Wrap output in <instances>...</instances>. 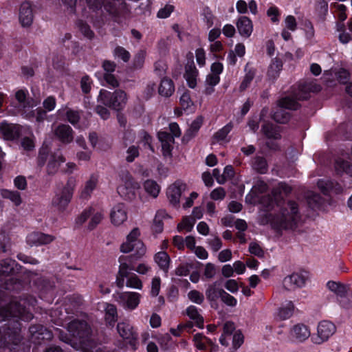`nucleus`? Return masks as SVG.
Listing matches in <instances>:
<instances>
[{"instance_id": "nucleus-13", "label": "nucleus", "mask_w": 352, "mask_h": 352, "mask_svg": "<svg viewBox=\"0 0 352 352\" xmlns=\"http://www.w3.org/2000/svg\"><path fill=\"white\" fill-rule=\"evenodd\" d=\"M109 219L111 223L115 227H120L128 219V209L123 203L114 205L110 210Z\"/></svg>"}, {"instance_id": "nucleus-27", "label": "nucleus", "mask_w": 352, "mask_h": 352, "mask_svg": "<svg viewBox=\"0 0 352 352\" xmlns=\"http://www.w3.org/2000/svg\"><path fill=\"white\" fill-rule=\"evenodd\" d=\"M199 72L193 63L186 66L184 78L189 87L193 89L197 86Z\"/></svg>"}, {"instance_id": "nucleus-28", "label": "nucleus", "mask_w": 352, "mask_h": 352, "mask_svg": "<svg viewBox=\"0 0 352 352\" xmlns=\"http://www.w3.org/2000/svg\"><path fill=\"white\" fill-rule=\"evenodd\" d=\"M65 162V157L59 153L50 155L47 164L48 174H54L61 164Z\"/></svg>"}, {"instance_id": "nucleus-51", "label": "nucleus", "mask_w": 352, "mask_h": 352, "mask_svg": "<svg viewBox=\"0 0 352 352\" xmlns=\"http://www.w3.org/2000/svg\"><path fill=\"white\" fill-rule=\"evenodd\" d=\"M253 168L260 173H265L267 170V165L265 160L261 157H257L254 159Z\"/></svg>"}, {"instance_id": "nucleus-34", "label": "nucleus", "mask_w": 352, "mask_h": 352, "mask_svg": "<svg viewBox=\"0 0 352 352\" xmlns=\"http://www.w3.org/2000/svg\"><path fill=\"white\" fill-rule=\"evenodd\" d=\"M175 91V86L172 80L164 78L161 80L159 86V94L164 97L170 96Z\"/></svg>"}, {"instance_id": "nucleus-59", "label": "nucleus", "mask_w": 352, "mask_h": 352, "mask_svg": "<svg viewBox=\"0 0 352 352\" xmlns=\"http://www.w3.org/2000/svg\"><path fill=\"white\" fill-rule=\"evenodd\" d=\"M29 111H32V114L34 115V116L31 118H27L28 119L32 120L35 119L37 122H42L45 120L46 117V111L43 110L40 108H38L35 110L33 109V108L29 109Z\"/></svg>"}, {"instance_id": "nucleus-11", "label": "nucleus", "mask_w": 352, "mask_h": 352, "mask_svg": "<svg viewBox=\"0 0 352 352\" xmlns=\"http://www.w3.org/2000/svg\"><path fill=\"white\" fill-rule=\"evenodd\" d=\"M28 94L27 90L19 89L15 94V98L19 103L17 111L25 118H31L34 115L32 114V111H29V109L37 106L40 102V99L34 95L35 98L30 100L27 98Z\"/></svg>"}, {"instance_id": "nucleus-35", "label": "nucleus", "mask_w": 352, "mask_h": 352, "mask_svg": "<svg viewBox=\"0 0 352 352\" xmlns=\"http://www.w3.org/2000/svg\"><path fill=\"white\" fill-rule=\"evenodd\" d=\"M97 183L98 177L94 175H91L85 182V186L80 192V197L85 199L89 198L93 190L95 189Z\"/></svg>"}, {"instance_id": "nucleus-50", "label": "nucleus", "mask_w": 352, "mask_h": 352, "mask_svg": "<svg viewBox=\"0 0 352 352\" xmlns=\"http://www.w3.org/2000/svg\"><path fill=\"white\" fill-rule=\"evenodd\" d=\"M14 265L15 261L12 259L3 260L0 263V276L7 275L9 274L10 273H12L14 270Z\"/></svg>"}, {"instance_id": "nucleus-57", "label": "nucleus", "mask_w": 352, "mask_h": 352, "mask_svg": "<svg viewBox=\"0 0 352 352\" xmlns=\"http://www.w3.org/2000/svg\"><path fill=\"white\" fill-rule=\"evenodd\" d=\"M91 210L89 208L85 209L75 219V225L81 226L90 217Z\"/></svg>"}, {"instance_id": "nucleus-44", "label": "nucleus", "mask_w": 352, "mask_h": 352, "mask_svg": "<svg viewBox=\"0 0 352 352\" xmlns=\"http://www.w3.org/2000/svg\"><path fill=\"white\" fill-rule=\"evenodd\" d=\"M29 131V136L24 137L21 140V146L23 149L25 151H30L34 148V136L32 131H29V129H27Z\"/></svg>"}, {"instance_id": "nucleus-53", "label": "nucleus", "mask_w": 352, "mask_h": 352, "mask_svg": "<svg viewBox=\"0 0 352 352\" xmlns=\"http://www.w3.org/2000/svg\"><path fill=\"white\" fill-rule=\"evenodd\" d=\"M113 56L116 59H121L124 62L129 61L130 58L129 52L122 47H116L113 50Z\"/></svg>"}, {"instance_id": "nucleus-20", "label": "nucleus", "mask_w": 352, "mask_h": 352, "mask_svg": "<svg viewBox=\"0 0 352 352\" xmlns=\"http://www.w3.org/2000/svg\"><path fill=\"white\" fill-rule=\"evenodd\" d=\"M311 336L309 328L301 323L294 325L289 331V336L291 338L297 342H304Z\"/></svg>"}, {"instance_id": "nucleus-26", "label": "nucleus", "mask_w": 352, "mask_h": 352, "mask_svg": "<svg viewBox=\"0 0 352 352\" xmlns=\"http://www.w3.org/2000/svg\"><path fill=\"white\" fill-rule=\"evenodd\" d=\"M285 28L281 32L283 38L287 41L292 38L291 33L289 31L294 32L297 29V22L294 16L288 15L284 20Z\"/></svg>"}, {"instance_id": "nucleus-62", "label": "nucleus", "mask_w": 352, "mask_h": 352, "mask_svg": "<svg viewBox=\"0 0 352 352\" xmlns=\"http://www.w3.org/2000/svg\"><path fill=\"white\" fill-rule=\"evenodd\" d=\"M333 184L329 180L320 179L318 182V186L324 194H327L333 188Z\"/></svg>"}, {"instance_id": "nucleus-17", "label": "nucleus", "mask_w": 352, "mask_h": 352, "mask_svg": "<svg viewBox=\"0 0 352 352\" xmlns=\"http://www.w3.org/2000/svg\"><path fill=\"white\" fill-rule=\"evenodd\" d=\"M186 190V184L181 181H177L169 186L166 194L170 203L174 206H178L181 195Z\"/></svg>"}, {"instance_id": "nucleus-41", "label": "nucleus", "mask_w": 352, "mask_h": 352, "mask_svg": "<svg viewBox=\"0 0 352 352\" xmlns=\"http://www.w3.org/2000/svg\"><path fill=\"white\" fill-rule=\"evenodd\" d=\"M232 126L231 124H226L221 129L218 131L214 135V142L223 144L228 142L227 136L231 131Z\"/></svg>"}, {"instance_id": "nucleus-55", "label": "nucleus", "mask_w": 352, "mask_h": 352, "mask_svg": "<svg viewBox=\"0 0 352 352\" xmlns=\"http://www.w3.org/2000/svg\"><path fill=\"white\" fill-rule=\"evenodd\" d=\"M161 288V280L159 277H154L151 281L150 295L152 297L158 296Z\"/></svg>"}, {"instance_id": "nucleus-42", "label": "nucleus", "mask_w": 352, "mask_h": 352, "mask_svg": "<svg viewBox=\"0 0 352 352\" xmlns=\"http://www.w3.org/2000/svg\"><path fill=\"white\" fill-rule=\"evenodd\" d=\"M193 342L195 346L199 350H205L207 344H212V340L201 333L195 334L193 338Z\"/></svg>"}, {"instance_id": "nucleus-30", "label": "nucleus", "mask_w": 352, "mask_h": 352, "mask_svg": "<svg viewBox=\"0 0 352 352\" xmlns=\"http://www.w3.org/2000/svg\"><path fill=\"white\" fill-rule=\"evenodd\" d=\"M89 210H91L90 214V221L87 225V229L89 230H94L103 219L104 212L100 210L93 207H89Z\"/></svg>"}, {"instance_id": "nucleus-9", "label": "nucleus", "mask_w": 352, "mask_h": 352, "mask_svg": "<svg viewBox=\"0 0 352 352\" xmlns=\"http://www.w3.org/2000/svg\"><path fill=\"white\" fill-rule=\"evenodd\" d=\"M9 317H16L23 320H29L32 318V314L22 307L21 303L12 301L6 308L0 309V321L6 320Z\"/></svg>"}, {"instance_id": "nucleus-7", "label": "nucleus", "mask_w": 352, "mask_h": 352, "mask_svg": "<svg viewBox=\"0 0 352 352\" xmlns=\"http://www.w3.org/2000/svg\"><path fill=\"white\" fill-rule=\"evenodd\" d=\"M169 129L172 135L165 131L158 133V139L162 144V153L165 157L170 156L174 144V138H177L181 135L179 126L176 122L170 123Z\"/></svg>"}, {"instance_id": "nucleus-58", "label": "nucleus", "mask_w": 352, "mask_h": 352, "mask_svg": "<svg viewBox=\"0 0 352 352\" xmlns=\"http://www.w3.org/2000/svg\"><path fill=\"white\" fill-rule=\"evenodd\" d=\"M267 15L272 23H277L280 21V12L278 8L275 6H272L267 10Z\"/></svg>"}, {"instance_id": "nucleus-39", "label": "nucleus", "mask_w": 352, "mask_h": 352, "mask_svg": "<svg viewBox=\"0 0 352 352\" xmlns=\"http://www.w3.org/2000/svg\"><path fill=\"white\" fill-rule=\"evenodd\" d=\"M105 320L109 325H113L117 320V309L115 305L105 304Z\"/></svg>"}, {"instance_id": "nucleus-46", "label": "nucleus", "mask_w": 352, "mask_h": 352, "mask_svg": "<svg viewBox=\"0 0 352 352\" xmlns=\"http://www.w3.org/2000/svg\"><path fill=\"white\" fill-rule=\"evenodd\" d=\"M335 168L338 173H346L352 178V166L348 162L338 160L336 162Z\"/></svg>"}, {"instance_id": "nucleus-10", "label": "nucleus", "mask_w": 352, "mask_h": 352, "mask_svg": "<svg viewBox=\"0 0 352 352\" xmlns=\"http://www.w3.org/2000/svg\"><path fill=\"white\" fill-rule=\"evenodd\" d=\"M75 186V179L70 178L66 186L56 193L52 199V204L58 207L60 210L65 209L72 199Z\"/></svg>"}, {"instance_id": "nucleus-6", "label": "nucleus", "mask_w": 352, "mask_h": 352, "mask_svg": "<svg viewBox=\"0 0 352 352\" xmlns=\"http://www.w3.org/2000/svg\"><path fill=\"white\" fill-rule=\"evenodd\" d=\"M140 185L129 173L124 174L118 186V194L124 199L132 201L136 197V192Z\"/></svg>"}, {"instance_id": "nucleus-5", "label": "nucleus", "mask_w": 352, "mask_h": 352, "mask_svg": "<svg viewBox=\"0 0 352 352\" xmlns=\"http://www.w3.org/2000/svg\"><path fill=\"white\" fill-rule=\"evenodd\" d=\"M69 332L74 338H79L80 342V348L84 352H94L89 351L87 348L88 343L89 342V336L90 334V328L87 323L85 321L74 320L71 322L67 327ZM96 352H98L96 351Z\"/></svg>"}, {"instance_id": "nucleus-48", "label": "nucleus", "mask_w": 352, "mask_h": 352, "mask_svg": "<svg viewBox=\"0 0 352 352\" xmlns=\"http://www.w3.org/2000/svg\"><path fill=\"white\" fill-rule=\"evenodd\" d=\"M263 131L268 138L278 139L280 138L279 130L271 124L263 126Z\"/></svg>"}, {"instance_id": "nucleus-12", "label": "nucleus", "mask_w": 352, "mask_h": 352, "mask_svg": "<svg viewBox=\"0 0 352 352\" xmlns=\"http://www.w3.org/2000/svg\"><path fill=\"white\" fill-rule=\"evenodd\" d=\"M298 107V103L296 100L285 97L278 102V109L273 114L274 120L279 123H285L289 120V114L285 109H296Z\"/></svg>"}, {"instance_id": "nucleus-2", "label": "nucleus", "mask_w": 352, "mask_h": 352, "mask_svg": "<svg viewBox=\"0 0 352 352\" xmlns=\"http://www.w3.org/2000/svg\"><path fill=\"white\" fill-rule=\"evenodd\" d=\"M141 232L138 228H133L126 235V239L122 243L120 250L123 253L134 252V256L138 258L143 257L146 252V248L140 239Z\"/></svg>"}, {"instance_id": "nucleus-52", "label": "nucleus", "mask_w": 352, "mask_h": 352, "mask_svg": "<svg viewBox=\"0 0 352 352\" xmlns=\"http://www.w3.org/2000/svg\"><path fill=\"white\" fill-rule=\"evenodd\" d=\"M327 287L329 290L333 292L338 295H340V296L344 295V293L346 292L345 286L335 281H329L327 283Z\"/></svg>"}, {"instance_id": "nucleus-32", "label": "nucleus", "mask_w": 352, "mask_h": 352, "mask_svg": "<svg viewBox=\"0 0 352 352\" xmlns=\"http://www.w3.org/2000/svg\"><path fill=\"white\" fill-rule=\"evenodd\" d=\"M220 77L217 74H208L206 76L204 94L206 95H211L214 91V87L219 84Z\"/></svg>"}, {"instance_id": "nucleus-47", "label": "nucleus", "mask_w": 352, "mask_h": 352, "mask_svg": "<svg viewBox=\"0 0 352 352\" xmlns=\"http://www.w3.org/2000/svg\"><path fill=\"white\" fill-rule=\"evenodd\" d=\"M223 290L217 287L216 283L210 285L206 290V294L208 300H214L221 297Z\"/></svg>"}, {"instance_id": "nucleus-1", "label": "nucleus", "mask_w": 352, "mask_h": 352, "mask_svg": "<svg viewBox=\"0 0 352 352\" xmlns=\"http://www.w3.org/2000/svg\"><path fill=\"white\" fill-rule=\"evenodd\" d=\"M301 221V216L298 211V205L294 201H289L278 212L270 213L267 222L277 230H294Z\"/></svg>"}, {"instance_id": "nucleus-4", "label": "nucleus", "mask_w": 352, "mask_h": 352, "mask_svg": "<svg viewBox=\"0 0 352 352\" xmlns=\"http://www.w3.org/2000/svg\"><path fill=\"white\" fill-rule=\"evenodd\" d=\"M102 3L104 10L115 18L125 16L129 12L123 0H106L105 3L102 0H87L89 6L94 10L102 8Z\"/></svg>"}, {"instance_id": "nucleus-16", "label": "nucleus", "mask_w": 352, "mask_h": 352, "mask_svg": "<svg viewBox=\"0 0 352 352\" xmlns=\"http://www.w3.org/2000/svg\"><path fill=\"white\" fill-rule=\"evenodd\" d=\"M115 298L125 309L133 310L140 304L141 295L137 292H121L118 293Z\"/></svg>"}, {"instance_id": "nucleus-45", "label": "nucleus", "mask_w": 352, "mask_h": 352, "mask_svg": "<svg viewBox=\"0 0 352 352\" xmlns=\"http://www.w3.org/2000/svg\"><path fill=\"white\" fill-rule=\"evenodd\" d=\"M126 278V286L128 287L142 289V282L140 278L135 274H128Z\"/></svg>"}, {"instance_id": "nucleus-54", "label": "nucleus", "mask_w": 352, "mask_h": 352, "mask_svg": "<svg viewBox=\"0 0 352 352\" xmlns=\"http://www.w3.org/2000/svg\"><path fill=\"white\" fill-rule=\"evenodd\" d=\"M202 16L208 28L212 27L214 23L215 17L208 8H204L202 11Z\"/></svg>"}, {"instance_id": "nucleus-25", "label": "nucleus", "mask_w": 352, "mask_h": 352, "mask_svg": "<svg viewBox=\"0 0 352 352\" xmlns=\"http://www.w3.org/2000/svg\"><path fill=\"white\" fill-rule=\"evenodd\" d=\"M142 187L146 196L151 199H156L161 191L160 185L153 179H146L142 183Z\"/></svg>"}, {"instance_id": "nucleus-3", "label": "nucleus", "mask_w": 352, "mask_h": 352, "mask_svg": "<svg viewBox=\"0 0 352 352\" xmlns=\"http://www.w3.org/2000/svg\"><path fill=\"white\" fill-rule=\"evenodd\" d=\"M127 100L126 94L122 90L111 93L106 89H101L97 98L98 102L118 111L125 107Z\"/></svg>"}, {"instance_id": "nucleus-49", "label": "nucleus", "mask_w": 352, "mask_h": 352, "mask_svg": "<svg viewBox=\"0 0 352 352\" xmlns=\"http://www.w3.org/2000/svg\"><path fill=\"white\" fill-rule=\"evenodd\" d=\"M195 223V220L190 217H185L183 218L181 223L177 226V229L179 232L186 231L190 232Z\"/></svg>"}, {"instance_id": "nucleus-18", "label": "nucleus", "mask_w": 352, "mask_h": 352, "mask_svg": "<svg viewBox=\"0 0 352 352\" xmlns=\"http://www.w3.org/2000/svg\"><path fill=\"white\" fill-rule=\"evenodd\" d=\"M28 130L26 128L2 122L0 125V131L6 140H14L19 137L20 134Z\"/></svg>"}, {"instance_id": "nucleus-43", "label": "nucleus", "mask_w": 352, "mask_h": 352, "mask_svg": "<svg viewBox=\"0 0 352 352\" xmlns=\"http://www.w3.org/2000/svg\"><path fill=\"white\" fill-rule=\"evenodd\" d=\"M282 62L279 60H273L269 66L267 75L271 79L276 78L282 69Z\"/></svg>"}, {"instance_id": "nucleus-21", "label": "nucleus", "mask_w": 352, "mask_h": 352, "mask_svg": "<svg viewBox=\"0 0 352 352\" xmlns=\"http://www.w3.org/2000/svg\"><path fill=\"white\" fill-rule=\"evenodd\" d=\"M118 332L124 340H129L131 344L135 348L137 340V333L127 322H119L117 326Z\"/></svg>"}, {"instance_id": "nucleus-56", "label": "nucleus", "mask_w": 352, "mask_h": 352, "mask_svg": "<svg viewBox=\"0 0 352 352\" xmlns=\"http://www.w3.org/2000/svg\"><path fill=\"white\" fill-rule=\"evenodd\" d=\"M331 6L335 8L336 12H337L338 19L340 21H344L347 17L346 14V6L338 3H334Z\"/></svg>"}, {"instance_id": "nucleus-37", "label": "nucleus", "mask_w": 352, "mask_h": 352, "mask_svg": "<svg viewBox=\"0 0 352 352\" xmlns=\"http://www.w3.org/2000/svg\"><path fill=\"white\" fill-rule=\"evenodd\" d=\"M65 113L67 116V120L73 125H75L78 122V120L80 118L78 111L67 109L65 107L60 108L56 112V114L59 118L63 116Z\"/></svg>"}, {"instance_id": "nucleus-63", "label": "nucleus", "mask_w": 352, "mask_h": 352, "mask_svg": "<svg viewBox=\"0 0 352 352\" xmlns=\"http://www.w3.org/2000/svg\"><path fill=\"white\" fill-rule=\"evenodd\" d=\"M179 102L182 107L184 110L189 109L192 105V102L190 99V95L187 92H185L182 95Z\"/></svg>"}, {"instance_id": "nucleus-64", "label": "nucleus", "mask_w": 352, "mask_h": 352, "mask_svg": "<svg viewBox=\"0 0 352 352\" xmlns=\"http://www.w3.org/2000/svg\"><path fill=\"white\" fill-rule=\"evenodd\" d=\"M174 10V6L172 5H166L157 12V17L160 19L168 18Z\"/></svg>"}, {"instance_id": "nucleus-22", "label": "nucleus", "mask_w": 352, "mask_h": 352, "mask_svg": "<svg viewBox=\"0 0 352 352\" xmlns=\"http://www.w3.org/2000/svg\"><path fill=\"white\" fill-rule=\"evenodd\" d=\"M236 25L241 36L245 38L250 36L253 31V24L248 17L245 16L239 17Z\"/></svg>"}, {"instance_id": "nucleus-33", "label": "nucleus", "mask_w": 352, "mask_h": 352, "mask_svg": "<svg viewBox=\"0 0 352 352\" xmlns=\"http://www.w3.org/2000/svg\"><path fill=\"white\" fill-rule=\"evenodd\" d=\"M186 315L199 329L204 328V318L200 315L198 309L193 305L189 306L186 310Z\"/></svg>"}, {"instance_id": "nucleus-36", "label": "nucleus", "mask_w": 352, "mask_h": 352, "mask_svg": "<svg viewBox=\"0 0 352 352\" xmlns=\"http://www.w3.org/2000/svg\"><path fill=\"white\" fill-rule=\"evenodd\" d=\"M154 260L163 271L166 272L168 271L170 263V258L166 252L161 251L155 254Z\"/></svg>"}, {"instance_id": "nucleus-8", "label": "nucleus", "mask_w": 352, "mask_h": 352, "mask_svg": "<svg viewBox=\"0 0 352 352\" xmlns=\"http://www.w3.org/2000/svg\"><path fill=\"white\" fill-rule=\"evenodd\" d=\"M336 325L329 320L320 321L316 328V333L311 336L312 343L320 345L327 342L329 338L336 333Z\"/></svg>"}, {"instance_id": "nucleus-60", "label": "nucleus", "mask_w": 352, "mask_h": 352, "mask_svg": "<svg viewBox=\"0 0 352 352\" xmlns=\"http://www.w3.org/2000/svg\"><path fill=\"white\" fill-rule=\"evenodd\" d=\"M188 297L192 302L201 304L204 301V295L197 290H192L188 294Z\"/></svg>"}, {"instance_id": "nucleus-29", "label": "nucleus", "mask_w": 352, "mask_h": 352, "mask_svg": "<svg viewBox=\"0 0 352 352\" xmlns=\"http://www.w3.org/2000/svg\"><path fill=\"white\" fill-rule=\"evenodd\" d=\"M58 138L64 143H69L73 140L72 129L66 124H62L55 130Z\"/></svg>"}, {"instance_id": "nucleus-24", "label": "nucleus", "mask_w": 352, "mask_h": 352, "mask_svg": "<svg viewBox=\"0 0 352 352\" xmlns=\"http://www.w3.org/2000/svg\"><path fill=\"white\" fill-rule=\"evenodd\" d=\"M294 311L295 305L294 302L291 300H286L277 309L276 316L281 320H287L294 315Z\"/></svg>"}, {"instance_id": "nucleus-38", "label": "nucleus", "mask_w": 352, "mask_h": 352, "mask_svg": "<svg viewBox=\"0 0 352 352\" xmlns=\"http://www.w3.org/2000/svg\"><path fill=\"white\" fill-rule=\"evenodd\" d=\"M170 218V215L164 210H160L156 212L154 218V230L157 232H161L163 230V220Z\"/></svg>"}, {"instance_id": "nucleus-61", "label": "nucleus", "mask_w": 352, "mask_h": 352, "mask_svg": "<svg viewBox=\"0 0 352 352\" xmlns=\"http://www.w3.org/2000/svg\"><path fill=\"white\" fill-rule=\"evenodd\" d=\"M223 49V44L221 41H217L214 42H211L210 45V50L212 53L214 54L215 58L223 59L222 56H219L217 54L221 52Z\"/></svg>"}, {"instance_id": "nucleus-40", "label": "nucleus", "mask_w": 352, "mask_h": 352, "mask_svg": "<svg viewBox=\"0 0 352 352\" xmlns=\"http://www.w3.org/2000/svg\"><path fill=\"white\" fill-rule=\"evenodd\" d=\"M1 195L3 198L10 200L16 206H19L22 202L21 195L17 191L3 189L1 190Z\"/></svg>"}, {"instance_id": "nucleus-31", "label": "nucleus", "mask_w": 352, "mask_h": 352, "mask_svg": "<svg viewBox=\"0 0 352 352\" xmlns=\"http://www.w3.org/2000/svg\"><path fill=\"white\" fill-rule=\"evenodd\" d=\"M236 8L239 13L245 14L248 12V9L252 14H256L258 12L257 4L255 1L252 0L249 2L248 5L243 0H239L236 2Z\"/></svg>"}, {"instance_id": "nucleus-15", "label": "nucleus", "mask_w": 352, "mask_h": 352, "mask_svg": "<svg viewBox=\"0 0 352 352\" xmlns=\"http://www.w3.org/2000/svg\"><path fill=\"white\" fill-rule=\"evenodd\" d=\"M307 276L305 273L294 272L285 276L283 280V287L289 291H294L305 287Z\"/></svg>"}, {"instance_id": "nucleus-23", "label": "nucleus", "mask_w": 352, "mask_h": 352, "mask_svg": "<svg viewBox=\"0 0 352 352\" xmlns=\"http://www.w3.org/2000/svg\"><path fill=\"white\" fill-rule=\"evenodd\" d=\"M19 21L23 26H30L33 21V14L29 2H24L19 9Z\"/></svg>"}, {"instance_id": "nucleus-14", "label": "nucleus", "mask_w": 352, "mask_h": 352, "mask_svg": "<svg viewBox=\"0 0 352 352\" xmlns=\"http://www.w3.org/2000/svg\"><path fill=\"white\" fill-rule=\"evenodd\" d=\"M291 191L292 188L289 186L285 183H279L278 187L273 192V199L265 197L262 199L261 203L267 208H274L275 204L278 207L280 201L283 199V195H287Z\"/></svg>"}, {"instance_id": "nucleus-19", "label": "nucleus", "mask_w": 352, "mask_h": 352, "mask_svg": "<svg viewBox=\"0 0 352 352\" xmlns=\"http://www.w3.org/2000/svg\"><path fill=\"white\" fill-rule=\"evenodd\" d=\"M55 237L51 234L34 232L28 235L26 241L30 245L38 246L49 244L52 243Z\"/></svg>"}]
</instances>
